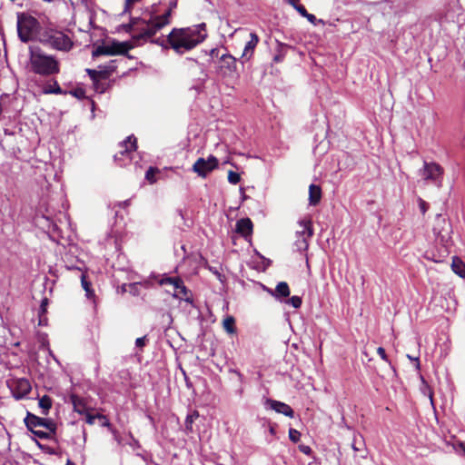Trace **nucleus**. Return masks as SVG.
Returning a JSON list of instances; mask_svg holds the SVG:
<instances>
[{
    "instance_id": "obj_1",
    "label": "nucleus",
    "mask_w": 465,
    "mask_h": 465,
    "mask_svg": "<svg viewBox=\"0 0 465 465\" xmlns=\"http://www.w3.org/2000/svg\"><path fill=\"white\" fill-rule=\"evenodd\" d=\"M172 9L169 8L161 15L151 16L148 20L140 17H134L129 24L124 25L125 32L133 34L132 39L134 45H138L140 40L151 41L158 45H163L160 40H152L155 34L171 22Z\"/></svg>"
},
{
    "instance_id": "obj_2",
    "label": "nucleus",
    "mask_w": 465,
    "mask_h": 465,
    "mask_svg": "<svg viewBox=\"0 0 465 465\" xmlns=\"http://www.w3.org/2000/svg\"><path fill=\"white\" fill-rule=\"evenodd\" d=\"M207 37L204 23L184 28H173L167 36L170 46L177 53L190 51Z\"/></svg>"
},
{
    "instance_id": "obj_3",
    "label": "nucleus",
    "mask_w": 465,
    "mask_h": 465,
    "mask_svg": "<svg viewBox=\"0 0 465 465\" xmlns=\"http://www.w3.org/2000/svg\"><path fill=\"white\" fill-rule=\"evenodd\" d=\"M28 67L30 72L41 76H51L60 72L58 59L53 54H46L39 46L29 47Z\"/></svg>"
},
{
    "instance_id": "obj_4",
    "label": "nucleus",
    "mask_w": 465,
    "mask_h": 465,
    "mask_svg": "<svg viewBox=\"0 0 465 465\" xmlns=\"http://www.w3.org/2000/svg\"><path fill=\"white\" fill-rule=\"evenodd\" d=\"M38 41L51 49L63 53L70 52L74 45L69 31L53 27L43 30L39 35Z\"/></svg>"
},
{
    "instance_id": "obj_5",
    "label": "nucleus",
    "mask_w": 465,
    "mask_h": 465,
    "mask_svg": "<svg viewBox=\"0 0 465 465\" xmlns=\"http://www.w3.org/2000/svg\"><path fill=\"white\" fill-rule=\"evenodd\" d=\"M299 229L296 231L297 241L294 243L293 252H297L299 253L298 256H295L296 260H305L309 261L310 257L306 252L308 249V240L312 236L313 230L312 225V221L309 218H304L299 221Z\"/></svg>"
},
{
    "instance_id": "obj_6",
    "label": "nucleus",
    "mask_w": 465,
    "mask_h": 465,
    "mask_svg": "<svg viewBox=\"0 0 465 465\" xmlns=\"http://www.w3.org/2000/svg\"><path fill=\"white\" fill-rule=\"evenodd\" d=\"M39 22L34 16L20 13L17 15L18 37L23 43H28L35 39L39 29Z\"/></svg>"
},
{
    "instance_id": "obj_7",
    "label": "nucleus",
    "mask_w": 465,
    "mask_h": 465,
    "mask_svg": "<svg viewBox=\"0 0 465 465\" xmlns=\"http://www.w3.org/2000/svg\"><path fill=\"white\" fill-rule=\"evenodd\" d=\"M133 46L127 42H113L111 45H99L93 51V56L126 54Z\"/></svg>"
},
{
    "instance_id": "obj_8",
    "label": "nucleus",
    "mask_w": 465,
    "mask_h": 465,
    "mask_svg": "<svg viewBox=\"0 0 465 465\" xmlns=\"http://www.w3.org/2000/svg\"><path fill=\"white\" fill-rule=\"evenodd\" d=\"M136 142V138L134 135H130L120 143V151L114 156V162L122 166L125 164V160L131 161V153L137 148Z\"/></svg>"
},
{
    "instance_id": "obj_9",
    "label": "nucleus",
    "mask_w": 465,
    "mask_h": 465,
    "mask_svg": "<svg viewBox=\"0 0 465 465\" xmlns=\"http://www.w3.org/2000/svg\"><path fill=\"white\" fill-rule=\"evenodd\" d=\"M420 172L424 180L430 181L439 186L440 185L443 169L440 164L425 162L423 168Z\"/></svg>"
},
{
    "instance_id": "obj_10",
    "label": "nucleus",
    "mask_w": 465,
    "mask_h": 465,
    "mask_svg": "<svg viewBox=\"0 0 465 465\" xmlns=\"http://www.w3.org/2000/svg\"><path fill=\"white\" fill-rule=\"evenodd\" d=\"M25 423L29 430H33V429L37 427H44L53 434H54L56 430V424L54 422V420L38 417L31 412H27V415L25 419Z\"/></svg>"
},
{
    "instance_id": "obj_11",
    "label": "nucleus",
    "mask_w": 465,
    "mask_h": 465,
    "mask_svg": "<svg viewBox=\"0 0 465 465\" xmlns=\"http://www.w3.org/2000/svg\"><path fill=\"white\" fill-rule=\"evenodd\" d=\"M218 166V159L210 155L207 159L199 158L193 165V171L201 177H206Z\"/></svg>"
},
{
    "instance_id": "obj_12",
    "label": "nucleus",
    "mask_w": 465,
    "mask_h": 465,
    "mask_svg": "<svg viewBox=\"0 0 465 465\" xmlns=\"http://www.w3.org/2000/svg\"><path fill=\"white\" fill-rule=\"evenodd\" d=\"M433 232L440 242H447L450 238L451 225L441 215H438L433 226Z\"/></svg>"
},
{
    "instance_id": "obj_13",
    "label": "nucleus",
    "mask_w": 465,
    "mask_h": 465,
    "mask_svg": "<svg viewBox=\"0 0 465 465\" xmlns=\"http://www.w3.org/2000/svg\"><path fill=\"white\" fill-rule=\"evenodd\" d=\"M10 388L15 399L25 397L32 390L29 380L25 378L14 380L10 384Z\"/></svg>"
},
{
    "instance_id": "obj_14",
    "label": "nucleus",
    "mask_w": 465,
    "mask_h": 465,
    "mask_svg": "<svg viewBox=\"0 0 465 465\" xmlns=\"http://www.w3.org/2000/svg\"><path fill=\"white\" fill-rule=\"evenodd\" d=\"M266 404L270 406V408L273 411H275L278 413L283 414L289 418L294 417V411L292 409V407L284 402L268 399L266 401Z\"/></svg>"
},
{
    "instance_id": "obj_15",
    "label": "nucleus",
    "mask_w": 465,
    "mask_h": 465,
    "mask_svg": "<svg viewBox=\"0 0 465 465\" xmlns=\"http://www.w3.org/2000/svg\"><path fill=\"white\" fill-rule=\"evenodd\" d=\"M250 37L251 39L246 43L244 50L242 54V58L245 61L250 60V58L252 56L253 51L259 42V37L255 33H251Z\"/></svg>"
},
{
    "instance_id": "obj_16",
    "label": "nucleus",
    "mask_w": 465,
    "mask_h": 465,
    "mask_svg": "<svg viewBox=\"0 0 465 465\" xmlns=\"http://www.w3.org/2000/svg\"><path fill=\"white\" fill-rule=\"evenodd\" d=\"M236 232L243 237H248L252 232V223L249 218L240 219L236 223Z\"/></svg>"
},
{
    "instance_id": "obj_17",
    "label": "nucleus",
    "mask_w": 465,
    "mask_h": 465,
    "mask_svg": "<svg viewBox=\"0 0 465 465\" xmlns=\"http://www.w3.org/2000/svg\"><path fill=\"white\" fill-rule=\"evenodd\" d=\"M49 304V300L47 297H45L41 301L39 312H38V325L39 326H46L48 322V319L46 316L47 313V306Z\"/></svg>"
},
{
    "instance_id": "obj_18",
    "label": "nucleus",
    "mask_w": 465,
    "mask_h": 465,
    "mask_svg": "<svg viewBox=\"0 0 465 465\" xmlns=\"http://www.w3.org/2000/svg\"><path fill=\"white\" fill-rule=\"evenodd\" d=\"M322 199V189L319 185L311 184L309 187V203L311 205H317Z\"/></svg>"
},
{
    "instance_id": "obj_19",
    "label": "nucleus",
    "mask_w": 465,
    "mask_h": 465,
    "mask_svg": "<svg viewBox=\"0 0 465 465\" xmlns=\"http://www.w3.org/2000/svg\"><path fill=\"white\" fill-rule=\"evenodd\" d=\"M159 283L161 285H163L166 283L173 284L174 292H180V291L184 292L185 291V286L183 285V282L180 278L164 277L159 282Z\"/></svg>"
},
{
    "instance_id": "obj_20",
    "label": "nucleus",
    "mask_w": 465,
    "mask_h": 465,
    "mask_svg": "<svg viewBox=\"0 0 465 465\" xmlns=\"http://www.w3.org/2000/svg\"><path fill=\"white\" fill-rule=\"evenodd\" d=\"M70 400L74 406V410L76 412H78L80 414H84L86 411L85 402L83 398H81L75 394H72L70 396Z\"/></svg>"
},
{
    "instance_id": "obj_21",
    "label": "nucleus",
    "mask_w": 465,
    "mask_h": 465,
    "mask_svg": "<svg viewBox=\"0 0 465 465\" xmlns=\"http://www.w3.org/2000/svg\"><path fill=\"white\" fill-rule=\"evenodd\" d=\"M53 401L50 396L44 395L39 399L38 405L42 409V414L46 416L52 408Z\"/></svg>"
},
{
    "instance_id": "obj_22",
    "label": "nucleus",
    "mask_w": 465,
    "mask_h": 465,
    "mask_svg": "<svg viewBox=\"0 0 465 465\" xmlns=\"http://www.w3.org/2000/svg\"><path fill=\"white\" fill-rule=\"evenodd\" d=\"M290 295V288L287 282H281L277 284L275 288V297L276 298H286Z\"/></svg>"
},
{
    "instance_id": "obj_23",
    "label": "nucleus",
    "mask_w": 465,
    "mask_h": 465,
    "mask_svg": "<svg viewBox=\"0 0 465 465\" xmlns=\"http://www.w3.org/2000/svg\"><path fill=\"white\" fill-rule=\"evenodd\" d=\"M223 327L228 333H235V319L232 316H227L223 322Z\"/></svg>"
},
{
    "instance_id": "obj_24",
    "label": "nucleus",
    "mask_w": 465,
    "mask_h": 465,
    "mask_svg": "<svg viewBox=\"0 0 465 465\" xmlns=\"http://www.w3.org/2000/svg\"><path fill=\"white\" fill-rule=\"evenodd\" d=\"M86 73L91 77V79L95 82L99 79H104L108 76V74L106 71H97L94 69H86Z\"/></svg>"
},
{
    "instance_id": "obj_25",
    "label": "nucleus",
    "mask_w": 465,
    "mask_h": 465,
    "mask_svg": "<svg viewBox=\"0 0 465 465\" xmlns=\"http://www.w3.org/2000/svg\"><path fill=\"white\" fill-rule=\"evenodd\" d=\"M199 417V413L197 411H192L190 414L187 415L185 419V430L187 431L192 432L193 431V421Z\"/></svg>"
},
{
    "instance_id": "obj_26",
    "label": "nucleus",
    "mask_w": 465,
    "mask_h": 465,
    "mask_svg": "<svg viewBox=\"0 0 465 465\" xmlns=\"http://www.w3.org/2000/svg\"><path fill=\"white\" fill-rule=\"evenodd\" d=\"M77 269L82 272L81 284H82L83 289L84 291H86V290L92 288V282L89 280V275H88L87 271H83V269H81V268H77Z\"/></svg>"
},
{
    "instance_id": "obj_27",
    "label": "nucleus",
    "mask_w": 465,
    "mask_h": 465,
    "mask_svg": "<svg viewBox=\"0 0 465 465\" xmlns=\"http://www.w3.org/2000/svg\"><path fill=\"white\" fill-rule=\"evenodd\" d=\"M452 272L461 278H465V263H450Z\"/></svg>"
},
{
    "instance_id": "obj_28",
    "label": "nucleus",
    "mask_w": 465,
    "mask_h": 465,
    "mask_svg": "<svg viewBox=\"0 0 465 465\" xmlns=\"http://www.w3.org/2000/svg\"><path fill=\"white\" fill-rule=\"evenodd\" d=\"M45 93L60 94L63 93V91L58 83L56 81H54L53 85H49L45 88Z\"/></svg>"
},
{
    "instance_id": "obj_29",
    "label": "nucleus",
    "mask_w": 465,
    "mask_h": 465,
    "mask_svg": "<svg viewBox=\"0 0 465 465\" xmlns=\"http://www.w3.org/2000/svg\"><path fill=\"white\" fill-rule=\"evenodd\" d=\"M159 173V170L155 167H150L145 173V179L150 183H155V174Z\"/></svg>"
},
{
    "instance_id": "obj_30",
    "label": "nucleus",
    "mask_w": 465,
    "mask_h": 465,
    "mask_svg": "<svg viewBox=\"0 0 465 465\" xmlns=\"http://www.w3.org/2000/svg\"><path fill=\"white\" fill-rule=\"evenodd\" d=\"M36 437L42 439V440H47V439H50L51 438V434H53L52 432H50L49 430L48 431H44V430H35V429H33V430H31Z\"/></svg>"
},
{
    "instance_id": "obj_31",
    "label": "nucleus",
    "mask_w": 465,
    "mask_h": 465,
    "mask_svg": "<svg viewBox=\"0 0 465 465\" xmlns=\"http://www.w3.org/2000/svg\"><path fill=\"white\" fill-rule=\"evenodd\" d=\"M241 180V176L238 173H235L233 171H229L228 173V181L232 184H237Z\"/></svg>"
},
{
    "instance_id": "obj_32",
    "label": "nucleus",
    "mask_w": 465,
    "mask_h": 465,
    "mask_svg": "<svg viewBox=\"0 0 465 465\" xmlns=\"http://www.w3.org/2000/svg\"><path fill=\"white\" fill-rule=\"evenodd\" d=\"M300 438H301V432L299 430L292 429V428H291L289 430V439L292 442H294V443L298 442L300 440Z\"/></svg>"
},
{
    "instance_id": "obj_33",
    "label": "nucleus",
    "mask_w": 465,
    "mask_h": 465,
    "mask_svg": "<svg viewBox=\"0 0 465 465\" xmlns=\"http://www.w3.org/2000/svg\"><path fill=\"white\" fill-rule=\"evenodd\" d=\"M279 46V53L273 57V61L276 63L282 62L284 57V52L283 49L286 47L285 45L278 44Z\"/></svg>"
},
{
    "instance_id": "obj_34",
    "label": "nucleus",
    "mask_w": 465,
    "mask_h": 465,
    "mask_svg": "<svg viewBox=\"0 0 465 465\" xmlns=\"http://www.w3.org/2000/svg\"><path fill=\"white\" fill-rule=\"evenodd\" d=\"M288 302L292 304V306L295 309H298L302 306V298L299 296H292L289 299Z\"/></svg>"
},
{
    "instance_id": "obj_35",
    "label": "nucleus",
    "mask_w": 465,
    "mask_h": 465,
    "mask_svg": "<svg viewBox=\"0 0 465 465\" xmlns=\"http://www.w3.org/2000/svg\"><path fill=\"white\" fill-rule=\"evenodd\" d=\"M84 414H85V421L90 425L94 424L95 420L98 419L97 416H100V413L92 414L87 411Z\"/></svg>"
},
{
    "instance_id": "obj_36",
    "label": "nucleus",
    "mask_w": 465,
    "mask_h": 465,
    "mask_svg": "<svg viewBox=\"0 0 465 465\" xmlns=\"http://www.w3.org/2000/svg\"><path fill=\"white\" fill-rule=\"evenodd\" d=\"M377 353L378 355L383 360L385 361L386 362H388L390 365H391V361L389 360L388 356H387V353L385 351V349L382 348V347H379L377 349Z\"/></svg>"
},
{
    "instance_id": "obj_37",
    "label": "nucleus",
    "mask_w": 465,
    "mask_h": 465,
    "mask_svg": "<svg viewBox=\"0 0 465 465\" xmlns=\"http://www.w3.org/2000/svg\"><path fill=\"white\" fill-rule=\"evenodd\" d=\"M222 60L228 64V66L235 64V59L230 54H223Z\"/></svg>"
},
{
    "instance_id": "obj_38",
    "label": "nucleus",
    "mask_w": 465,
    "mask_h": 465,
    "mask_svg": "<svg viewBox=\"0 0 465 465\" xmlns=\"http://www.w3.org/2000/svg\"><path fill=\"white\" fill-rule=\"evenodd\" d=\"M139 0H125V5L124 13H130L133 5Z\"/></svg>"
},
{
    "instance_id": "obj_39",
    "label": "nucleus",
    "mask_w": 465,
    "mask_h": 465,
    "mask_svg": "<svg viewBox=\"0 0 465 465\" xmlns=\"http://www.w3.org/2000/svg\"><path fill=\"white\" fill-rule=\"evenodd\" d=\"M418 202H419L420 210L424 214L427 212V210L429 209V204L421 198H419Z\"/></svg>"
},
{
    "instance_id": "obj_40",
    "label": "nucleus",
    "mask_w": 465,
    "mask_h": 465,
    "mask_svg": "<svg viewBox=\"0 0 465 465\" xmlns=\"http://www.w3.org/2000/svg\"><path fill=\"white\" fill-rule=\"evenodd\" d=\"M97 418L99 420H101L102 426L109 427L111 425L106 416L100 414V416H97Z\"/></svg>"
},
{
    "instance_id": "obj_41",
    "label": "nucleus",
    "mask_w": 465,
    "mask_h": 465,
    "mask_svg": "<svg viewBox=\"0 0 465 465\" xmlns=\"http://www.w3.org/2000/svg\"><path fill=\"white\" fill-rule=\"evenodd\" d=\"M298 448H299V450H300V451H301V452H302V453H304V454H306V455H310V454H311V452H312V449H311V447H309V446H307V445H303V444H302V445H299V447H298Z\"/></svg>"
},
{
    "instance_id": "obj_42",
    "label": "nucleus",
    "mask_w": 465,
    "mask_h": 465,
    "mask_svg": "<svg viewBox=\"0 0 465 465\" xmlns=\"http://www.w3.org/2000/svg\"><path fill=\"white\" fill-rule=\"evenodd\" d=\"M146 342V336L137 338L135 341V345L139 348H143Z\"/></svg>"
},
{
    "instance_id": "obj_43",
    "label": "nucleus",
    "mask_w": 465,
    "mask_h": 465,
    "mask_svg": "<svg viewBox=\"0 0 465 465\" xmlns=\"http://www.w3.org/2000/svg\"><path fill=\"white\" fill-rule=\"evenodd\" d=\"M295 10L302 15V16H304L307 13V10L305 9V7L302 5H298L297 6L294 7Z\"/></svg>"
},
{
    "instance_id": "obj_44",
    "label": "nucleus",
    "mask_w": 465,
    "mask_h": 465,
    "mask_svg": "<svg viewBox=\"0 0 465 465\" xmlns=\"http://www.w3.org/2000/svg\"><path fill=\"white\" fill-rule=\"evenodd\" d=\"M85 295L88 299H94L95 296L94 291L93 288H90L85 291Z\"/></svg>"
},
{
    "instance_id": "obj_45",
    "label": "nucleus",
    "mask_w": 465,
    "mask_h": 465,
    "mask_svg": "<svg viewBox=\"0 0 465 465\" xmlns=\"http://www.w3.org/2000/svg\"><path fill=\"white\" fill-rule=\"evenodd\" d=\"M303 17H306L308 19V21H310L312 24H315V21H316L315 15H313L312 14H309L307 12L306 15Z\"/></svg>"
},
{
    "instance_id": "obj_46",
    "label": "nucleus",
    "mask_w": 465,
    "mask_h": 465,
    "mask_svg": "<svg viewBox=\"0 0 465 465\" xmlns=\"http://www.w3.org/2000/svg\"><path fill=\"white\" fill-rule=\"evenodd\" d=\"M407 357L411 360V361H414L416 362V368L417 369H420V360L418 357H411L410 355H407Z\"/></svg>"
},
{
    "instance_id": "obj_47",
    "label": "nucleus",
    "mask_w": 465,
    "mask_h": 465,
    "mask_svg": "<svg viewBox=\"0 0 465 465\" xmlns=\"http://www.w3.org/2000/svg\"><path fill=\"white\" fill-rule=\"evenodd\" d=\"M231 372L234 373L235 375H237V377L239 378V380L242 381V374L239 371H236V370H231L230 371Z\"/></svg>"
},
{
    "instance_id": "obj_48",
    "label": "nucleus",
    "mask_w": 465,
    "mask_h": 465,
    "mask_svg": "<svg viewBox=\"0 0 465 465\" xmlns=\"http://www.w3.org/2000/svg\"><path fill=\"white\" fill-rule=\"evenodd\" d=\"M300 0H289V4L291 5H292L293 7L297 6L299 4Z\"/></svg>"
},
{
    "instance_id": "obj_49",
    "label": "nucleus",
    "mask_w": 465,
    "mask_h": 465,
    "mask_svg": "<svg viewBox=\"0 0 465 465\" xmlns=\"http://www.w3.org/2000/svg\"><path fill=\"white\" fill-rule=\"evenodd\" d=\"M459 447L462 450V451L465 453V441L459 442Z\"/></svg>"
},
{
    "instance_id": "obj_50",
    "label": "nucleus",
    "mask_w": 465,
    "mask_h": 465,
    "mask_svg": "<svg viewBox=\"0 0 465 465\" xmlns=\"http://www.w3.org/2000/svg\"><path fill=\"white\" fill-rule=\"evenodd\" d=\"M452 262H462V261H461L459 257H457V256H453V257H452Z\"/></svg>"
},
{
    "instance_id": "obj_51",
    "label": "nucleus",
    "mask_w": 465,
    "mask_h": 465,
    "mask_svg": "<svg viewBox=\"0 0 465 465\" xmlns=\"http://www.w3.org/2000/svg\"><path fill=\"white\" fill-rule=\"evenodd\" d=\"M120 205H123V206H124V207H125V206H128V205H129V200H126V201H124V202L121 203H120Z\"/></svg>"
},
{
    "instance_id": "obj_52",
    "label": "nucleus",
    "mask_w": 465,
    "mask_h": 465,
    "mask_svg": "<svg viewBox=\"0 0 465 465\" xmlns=\"http://www.w3.org/2000/svg\"><path fill=\"white\" fill-rule=\"evenodd\" d=\"M66 465H75L72 460H68Z\"/></svg>"
},
{
    "instance_id": "obj_53",
    "label": "nucleus",
    "mask_w": 465,
    "mask_h": 465,
    "mask_svg": "<svg viewBox=\"0 0 465 465\" xmlns=\"http://www.w3.org/2000/svg\"><path fill=\"white\" fill-rule=\"evenodd\" d=\"M261 258L263 260V262H271V260H269V259H265V258H264V257H262V256H261Z\"/></svg>"
},
{
    "instance_id": "obj_54",
    "label": "nucleus",
    "mask_w": 465,
    "mask_h": 465,
    "mask_svg": "<svg viewBox=\"0 0 465 465\" xmlns=\"http://www.w3.org/2000/svg\"><path fill=\"white\" fill-rule=\"evenodd\" d=\"M270 432H271L272 434H274L275 430H274V429H273L272 427H271V428H270Z\"/></svg>"
},
{
    "instance_id": "obj_55",
    "label": "nucleus",
    "mask_w": 465,
    "mask_h": 465,
    "mask_svg": "<svg viewBox=\"0 0 465 465\" xmlns=\"http://www.w3.org/2000/svg\"><path fill=\"white\" fill-rule=\"evenodd\" d=\"M352 447H353L354 450H359L354 444L352 445Z\"/></svg>"
},
{
    "instance_id": "obj_56",
    "label": "nucleus",
    "mask_w": 465,
    "mask_h": 465,
    "mask_svg": "<svg viewBox=\"0 0 465 465\" xmlns=\"http://www.w3.org/2000/svg\"><path fill=\"white\" fill-rule=\"evenodd\" d=\"M73 249H75V247L72 246L70 249H69V252H72Z\"/></svg>"
},
{
    "instance_id": "obj_57",
    "label": "nucleus",
    "mask_w": 465,
    "mask_h": 465,
    "mask_svg": "<svg viewBox=\"0 0 465 465\" xmlns=\"http://www.w3.org/2000/svg\"><path fill=\"white\" fill-rule=\"evenodd\" d=\"M68 270H71V269H74V266H72V267H67Z\"/></svg>"
}]
</instances>
